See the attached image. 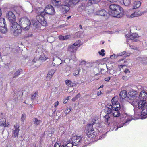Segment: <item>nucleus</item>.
Masks as SVG:
<instances>
[{
  "mask_svg": "<svg viewBox=\"0 0 147 147\" xmlns=\"http://www.w3.org/2000/svg\"><path fill=\"white\" fill-rule=\"evenodd\" d=\"M45 14H47L50 15H53L55 14V11L53 7L51 5H47L44 9Z\"/></svg>",
  "mask_w": 147,
  "mask_h": 147,
  "instance_id": "nucleus-6",
  "label": "nucleus"
},
{
  "mask_svg": "<svg viewBox=\"0 0 147 147\" xmlns=\"http://www.w3.org/2000/svg\"><path fill=\"white\" fill-rule=\"evenodd\" d=\"M109 8L110 10L109 11V14L113 16L120 18L124 13L123 8L117 4H111L109 6Z\"/></svg>",
  "mask_w": 147,
  "mask_h": 147,
  "instance_id": "nucleus-1",
  "label": "nucleus"
},
{
  "mask_svg": "<svg viewBox=\"0 0 147 147\" xmlns=\"http://www.w3.org/2000/svg\"><path fill=\"white\" fill-rule=\"evenodd\" d=\"M58 104H59V102L58 101H57L56 102L55 104V107H56L58 105Z\"/></svg>",
  "mask_w": 147,
  "mask_h": 147,
  "instance_id": "nucleus-63",
  "label": "nucleus"
},
{
  "mask_svg": "<svg viewBox=\"0 0 147 147\" xmlns=\"http://www.w3.org/2000/svg\"><path fill=\"white\" fill-rule=\"evenodd\" d=\"M80 0H65V5H61V9L64 13H67L69 10V7H73L79 2Z\"/></svg>",
  "mask_w": 147,
  "mask_h": 147,
  "instance_id": "nucleus-2",
  "label": "nucleus"
},
{
  "mask_svg": "<svg viewBox=\"0 0 147 147\" xmlns=\"http://www.w3.org/2000/svg\"><path fill=\"white\" fill-rule=\"evenodd\" d=\"M107 13V12L103 9H102L98 11L96 13V15L104 16H105Z\"/></svg>",
  "mask_w": 147,
  "mask_h": 147,
  "instance_id": "nucleus-18",
  "label": "nucleus"
},
{
  "mask_svg": "<svg viewBox=\"0 0 147 147\" xmlns=\"http://www.w3.org/2000/svg\"><path fill=\"white\" fill-rule=\"evenodd\" d=\"M139 48L138 47H134V48H132V49H133L134 50H137Z\"/></svg>",
  "mask_w": 147,
  "mask_h": 147,
  "instance_id": "nucleus-62",
  "label": "nucleus"
},
{
  "mask_svg": "<svg viewBox=\"0 0 147 147\" xmlns=\"http://www.w3.org/2000/svg\"><path fill=\"white\" fill-rule=\"evenodd\" d=\"M82 136H75L72 138V143L74 146H76L82 140Z\"/></svg>",
  "mask_w": 147,
  "mask_h": 147,
  "instance_id": "nucleus-9",
  "label": "nucleus"
},
{
  "mask_svg": "<svg viewBox=\"0 0 147 147\" xmlns=\"http://www.w3.org/2000/svg\"><path fill=\"white\" fill-rule=\"evenodd\" d=\"M104 52L105 50L103 49H102L101 51V52L100 51H99L98 53L100 55H102V56H103L105 55V54L104 53Z\"/></svg>",
  "mask_w": 147,
  "mask_h": 147,
  "instance_id": "nucleus-42",
  "label": "nucleus"
},
{
  "mask_svg": "<svg viewBox=\"0 0 147 147\" xmlns=\"http://www.w3.org/2000/svg\"><path fill=\"white\" fill-rule=\"evenodd\" d=\"M123 79L124 80H127L128 79V77L126 76H124L123 77Z\"/></svg>",
  "mask_w": 147,
  "mask_h": 147,
  "instance_id": "nucleus-56",
  "label": "nucleus"
},
{
  "mask_svg": "<svg viewBox=\"0 0 147 147\" xmlns=\"http://www.w3.org/2000/svg\"><path fill=\"white\" fill-rule=\"evenodd\" d=\"M55 72V70L54 69H51L49 71L48 73L50 74L51 75H53Z\"/></svg>",
  "mask_w": 147,
  "mask_h": 147,
  "instance_id": "nucleus-46",
  "label": "nucleus"
},
{
  "mask_svg": "<svg viewBox=\"0 0 147 147\" xmlns=\"http://www.w3.org/2000/svg\"><path fill=\"white\" fill-rule=\"evenodd\" d=\"M54 147H60L59 144L57 143H56L54 145Z\"/></svg>",
  "mask_w": 147,
  "mask_h": 147,
  "instance_id": "nucleus-55",
  "label": "nucleus"
},
{
  "mask_svg": "<svg viewBox=\"0 0 147 147\" xmlns=\"http://www.w3.org/2000/svg\"><path fill=\"white\" fill-rule=\"evenodd\" d=\"M80 97V95L79 94L78 95L74 97V98H73L72 100V101L74 102L76 100H77L78 98Z\"/></svg>",
  "mask_w": 147,
  "mask_h": 147,
  "instance_id": "nucleus-39",
  "label": "nucleus"
},
{
  "mask_svg": "<svg viewBox=\"0 0 147 147\" xmlns=\"http://www.w3.org/2000/svg\"><path fill=\"white\" fill-rule=\"evenodd\" d=\"M36 11L38 15L36 16L37 18H41L42 20H45L44 16L45 15V13L44 9L41 7H38L36 8Z\"/></svg>",
  "mask_w": 147,
  "mask_h": 147,
  "instance_id": "nucleus-5",
  "label": "nucleus"
},
{
  "mask_svg": "<svg viewBox=\"0 0 147 147\" xmlns=\"http://www.w3.org/2000/svg\"><path fill=\"white\" fill-rule=\"evenodd\" d=\"M78 45V42H75L74 44L72 45L74 46L75 47H77L76 46Z\"/></svg>",
  "mask_w": 147,
  "mask_h": 147,
  "instance_id": "nucleus-57",
  "label": "nucleus"
},
{
  "mask_svg": "<svg viewBox=\"0 0 147 147\" xmlns=\"http://www.w3.org/2000/svg\"><path fill=\"white\" fill-rule=\"evenodd\" d=\"M65 82L66 84L69 86L71 87L73 86L72 83V82L69 80H66L65 81Z\"/></svg>",
  "mask_w": 147,
  "mask_h": 147,
  "instance_id": "nucleus-31",
  "label": "nucleus"
},
{
  "mask_svg": "<svg viewBox=\"0 0 147 147\" xmlns=\"http://www.w3.org/2000/svg\"><path fill=\"white\" fill-rule=\"evenodd\" d=\"M19 24L21 26V29H22L24 31H26L29 29L31 22L28 18L24 17L19 20Z\"/></svg>",
  "mask_w": 147,
  "mask_h": 147,
  "instance_id": "nucleus-3",
  "label": "nucleus"
},
{
  "mask_svg": "<svg viewBox=\"0 0 147 147\" xmlns=\"http://www.w3.org/2000/svg\"><path fill=\"white\" fill-rule=\"evenodd\" d=\"M96 119H95V120L94 121H92L91 123V124H92V125H93L94 124L96 123Z\"/></svg>",
  "mask_w": 147,
  "mask_h": 147,
  "instance_id": "nucleus-59",
  "label": "nucleus"
},
{
  "mask_svg": "<svg viewBox=\"0 0 147 147\" xmlns=\"http://www.w3.org/2000/svg\"><path fill=\"white\" fill-rule=\"evenodd\" d=\"M117 97H113L111 100V102L112 104H116V103L118 101H117Z\"/></svg>",
  "mask_w": 147,
  "mask_h": 147,
  "instance_id": "nucleus-32",
  "label": "nucleus"
},
{
  "mask_svg": "<svg viewBox=\"0 0 147 147\" xmlns=\"http://www.w3.org/2000/svg\"><path fill=\"white\" fill-rule=\"evenodd\" d=\"M139 36L137 34H132L130 35L129 36V38L131 40H132L134 42L137 41V39Z\"/></svg>",
  "mask_w": 147,
  "mask_h": 147,
  "instance_id": "nucleus-22",
  "label": "nucleus"
},
{
  "mask_svg": "<svg viewBox=\"0 0 147 147\" xmlns=\"http://www.w3.org/2000/svg\"><path fill=\"white\" fill-rule=\"evenodd\" d=\"M13 145L11 144H8L6 147H13Z\"/></svg>",
  "mask_w": 147,
  "mask_h": 147,
  "instance_id": "nucleus-61",
  "label": "nucleus"
},
{
  "mask_svg": "<svg viewBox=\"0 0 147 147\" xmlns=\"http://www.w3.org/2000/svg\"><path fill=\"white\" fill-rule=\"evenodd\" d=\"M26 115L25 114H23L22 115L21 117V120L23 122L24 121L25 119L26 118Z\"/></svg>",
  "mask_w": 147,
  "mask_h": 147,
  "instance_id": "nucleus-40",
  "label": "nucleus"
},
{
  "mask_svg": "<svg viewBox=\"0 0 147 147\" xmlns=\"http://www.w3.org/2000/svg\"><path fill=\"white\" fill-rule=\"evenodd\" d=\"M138 98L140 100H146L147 98V93L145 91H142L140 93Z\"/></svg>",
  "mask_w": 147,
  "mask_h": 147,
  "instance_id": "nucleus-15",
  "label": "nucleus"
},
{
  "mask_svg": "<svg viewBox=\"0 0 147 147\" xmlns=\"http://www.w3.org/2000/svg\"><path fill=\"white\" fill-rule=\"evenodd\" d=\"M94 72L95 74L97 75L99 73V70L98 68L96 67L94 68Z\"/></svg>",
  "mask_w": 147,
  "mask_h": 147,
  "instance_id": "nucleus-38",
  "label": "nucleus"
},
{
  "mask_svg": "<svg viewBox=\"0 0 147 147\" xmlns=\"http://www.w3.org/2000/svg\"><path fill=\"white\" fill-rule=\"evenodd\" d=\"M11 30H14L13 32V35L15 36H17L20 34L22 30L20 24L16 22H13L11 23Z\"/></svg>",
  "mask_w": 147,
  "mask_h": 147,
  "instance_id": "nucleus-4",
  "label": "nucleus"
},
{
  "mask_svg": "<svg viewBox=\"0 0 147 147\" xmlns=\"http://www.w3.org/2000/svg\"><path fill=\"white\" fill-rule=\"evenodd\" d=\"M86 61H82L81 62L80 65H85L86 64Z\"/></svg>",
  "mask_w": 147,
  "mask_h": 147,
  "instance_id": "nucleus-52",
  "label": "nucleus"
},
{
  "mask_svg": "<svg viewBox=\"0 0 147 147\" xmlns=\"http://www.w3.org/2000/svg\"><path fill=\"white\" fill-rule=\"evenodd\" d=\"M40 59L42 60H43L44 61H45L46 60V58L45 57L41 56L40 57Z\"/></svg>",
  "mask_w": 147,
  "mask_h": 147,
  "instance_id": "nucleus-53",
  "label": "nucleus"
},
{
  "mask_svg": "<svg viewBox=\"0 0 147 147\" xmlns=\"http://www.w3.org/2000/svg\"><path fill=\"white\" fill-rule=\"evenodd\" d=\"M119 96L120 98L123 99L127 96V92L125 90H123L121 91L120 94Z\"/></svg>",
  "mask_w": 147,
  "mask_h": 147,
  "instance_id": "nucleus-20",
  "label": "nucleus"
},
{
  "mask_svg": "<svg viewBox=\"0 0 147 147\" xmlns=\"http://www.w3.org/2000/svg\"><path fill=\"white\" fill-rule=\"evenodd\" d=\"M142 14V12L139 10H138L134 11L132 14L129 16L130 18H132L134 17H138L140 16Z\"/></svg>",
  "mask_w": 147,
  "mask_h": 147,
  "instance_id": "nucleus-16",
  "label": "nucleus"
},
{
  "mask_svg": "<svg viewBox=\"0 0 147 147\" xmlns=\"http://www.w3.org/2000/svg\"><path fill=\"white\" fill-rule=\"evenodd\" d=\"M102 92L101 91L98 92L97 93V96H98L101 94Z\"/></svg>",
  "mask_w": 147,
  "mask_h": 147,
  "instance_id": "nucleus-64",
  "label": "nucleus"
},
{
  "mask_svg": "<svg viewBox=\"0 0 147 147\" xmlns=\"http://www.w3.org/2000/svg\"><path fill=\"white\" fill-rule=\"evenodd\" d=\"M84 4H82L81 6L79 7L78 9L80 11H82L83 10L84 8Z\"/></svg>",
  "mask_w": 147,
  "mask_h": 147,
  "instance_id": "nucleus-41",
  "label": "nucleus"
},
{
  "mask_svg": "<svg viewBox=\"0 0 147 147\" xmlns=\"http://www.w3.org/2000/svg\"><path fill=\"white\" fill-rule=\"evenodd\" d=\"M52 76L48 73L47 75L46 80H50L52 78Z\"/></svg>",
  "mask_w": 147,
  "mask_h": 147,
  "instance_id": "nucleus-36",
  "label": "nucleus"
},
{
  "mask_svg": "<svg viewBox=\"0 0 147 147\" xmlns=\"http://www.w3.org/2000/svg\"><path fill=\"white\" fill-rule=\"evenodd\" d=\"M0 31L2 33H6L7 32V29L6 26H0Z\"/></svg>",
  "mask_w": 147,
  "mask_h": 147,
  "instance_id": "nucleus-24",
  "label": "nucleus"
},
{
  "mask_svg": "<svg viewBox=\"0 0 147 147\" xmlns=\"http://www.w3.org/2000/svg\"><path fill=\"white\" fill-rule=\"evenodd\" d=\"M136 102L138 105V108L140 109L145 108L147 107V102L146 100H140L138 103Z\"/></svg>",
  "mask_w": 147,
  "mask_h": 147,
  "instance_id": "nucleus-10",
  "label": "nucleus"
},
{
  "mask_svg": "<svg viewBox=\"0 0 147 147\" xmlns=\"http://www.w3.org/2000/svg\"><path fill=\"white\" fill-rule=\"evenodd\" d=\"M33 121L34 124L36 126L39 125L41 121L40 120H38L37 118H33Z\"/></svg>",
  "mask_w": 147,
  "mask_h": 147,
  "instance_id": "nucleus-28",
  "label": "nucleus"
},
{
  "mask_svg": "<svg viewBox=\"0 0 147 147\" xmlns=\"http://www.w3.org/2000/svg\"><path fill=\"white\" fill-rule=\"evenodd\" d=\"M38 95V92H35L34 94L32 95V96L31 98V100L32 101L33 100H34L36 98V97Z\"/></svg>",
  "mask_w": 147,
  "mask_h": 147,
  "instance_id": "nucleus-37",
  "label": "nucleus"
},
{
  "mask_svg": "<svg viewBox=\"0 0 147 147\" xmlns=\"http://www.w3.org/2000/svg\"><path fill=\"white\" fill-rule=\"evenodd\" d=\"M6 119L2 113H0V126L3 125L4 127L8 126L6 123Z\"/></svg>",
  "mask_w": 147,
  "mask_h": 147,
  "instance_id": "nucleus-14",
  "label": "nucleus"
},
{
  "mask_svg": "<svg viewBox=\"0 0 147 147\" xmlns=\"http://www.w3.org/2000/svg\"><path fill=\"white\" fill-rule=\"evenodd\" d=\"M93 125L91 123H89L87 127V130L88 131L87 135L90 138H92L94 136V131L93 128Z\"/></svg>",
  "mask_w": 147,
  "mask_h": 147,
  "instance_id": "nucleus-7",
  "label": "nucleus"
},
{
  "mask_svg": "<svg viewBox=\"0 0 147 147\" xmlns=\"http://www.w3.org/2000/svg\"><path fill=\"white\" fill-rule=\"evenodd\" d=\"M123 4L126 6H128L130 4L131 1L130 0H123Z\"/></svg>",
  "mask_w": 147,
  "mask_h": 147,
  "instance_id": "nucleus-30",
  "label": "nucleus"
},
{
  "mask_svg": "<svg viewBox=\"0 0 147 147\" xmlns=\"http://www.w3.org/2000/svg\"><path fill=\"white\" fill-rule=\"evenodd\" d=\"M111 113L113 115V116L115 117H118L120 115V113L119 111V110H113Z\"/></svg>",
  "mask_w": 147,
  "mask_h": 147,
  "instance_id": "nucleus-23",
  "label": "nucleus"
},
{
  "mask_svg": "<svg viewBox=\"0 0 147 147\" xmlns=\"http://www.w3.org/2000/svg\"><path fill=\"white\" fill-rule=\"evenodd\" d=\"M126 53V52L125 51H123V52H122L120 53H119L118 54H117V55L118 56H122L124 54H125Z\"/></svg>",
  "mask_w": 147,
  "mask_h": 147,
  "instance_id": "nucleus-49",
  "label": "nucleus"
},
{
  "mask_svg": "<svg viewBox=\"0 0 147 147\" xmlns=\"http://www.w3.org/2000/svg\"><path fill=\"white\" fill-rule=\"evenodd\" d=\"M110 77H108L107 78H105V80L106 81H109V80L110 79Z\"/></svg>",
  "mask_w": 147,
  "mask_h": 147,
  "instance_id": "nucleus-58",
  "label": "nucleus"
},
{
  "mask_svg": "<svg viewBox=\"0 0 147 147\" xmlns=\"http://www.w3.org/2000/svg\"><path fill=\"white\" fill-rule=\"evenodd\" d=\"M103 67L104 68H101V71H104L105 70V69L104 68H107V66L105 64H103L102 65Z\"/></svg>",
  "mask_w": 147,
  "mask_h": 147,
  "instance_id": "nucleus-50",
  "label": "nucleus"
},
{
  "mask_svg": "<svg viewBox=\"0 0 147 147\" xmlns=\"http://www.w3.org/2000/svg\"><path fill=\"white\" fill-rule=\"evenodd\" d=\"M109 114L107 113L106 115L104 116V118L105 119V121H106L107 122L108 121L109 119L110 118L108 115Z\"/></svg>",
  "mask_w": 147,
  "mask_h": 147,
  "instance_id": "nucleus-45",
  "label": "nucleus"
},
{
  "mask_svg": "<svg viewBox=\"0 0 147 147\" xmlns=\"http://www.w3.org/2000/svg\"><path fill=\"white\" fill-rule=\"evenodd\" d=\"M105 110L107 113V114L111 113L113 110L111 105H108L105 108Z\"/></svg>",
  "mask_w": 147,
  "mask_h": 147,
  "instance_id": "nucleus-17",
  "label": "nucleus"
},
{
  "mask_svg": "<svg viewBox=\"0 0 147 147\" xmlns=\"http://www.w3.org/2000/svg\"><path fill=\"white\" fill-rule=\"evenodd\" d=\"M6 26V24L4 18H0V26Z\"/></svg>",
  "mask_w": 147,
  "mask_h": 147,
  "instance_id": "nucleus-29",
  "label": "nucleus"
},
{
  "mask_svg": "<svg viewBox=\"0 0 147 147\" xmlns=\"http://www.w3.org/2000/svg\"><path fill=\"white\" fill-rule=\"evenodd\" d=\"M14 128L12 136L13 137H18V133L19 131V126L17 124H16L14 125Z\"/></svg>",
  "mask_w": 147,
  "mask_h": 147,
  "instance_id": "nucleus-11",
  "label": "nucleus"
},
{
  "mask_svg": "<svg viewBox=\"0 0 147 147\" xmlns=\"http://www.w3.org/2000/svg\"><path fill=\"white\" fill-rule=\"evenodd\" d=\"M63 36L64 37V40L69 38L70 37V36L69 35H67L65 36Z\"/></svg>",
  "mask_w": 147,
  "mask_h": 147,
  "instance_id": "nucleus-51",
  "label": "nucleus"
},
{
  "mask_svg": "<svg viewBox=\"0 0 147 147\" xmlns=\"http://www.w3.org/2000/svg\"><path fill=\"white\" fill-rule=\"evenodd\" d=\"M128 95L129 98L131 99H135L138 97V92L135 91H132L128 92Z\"/></svg>",
  "mask_w": 147,
  "mask_h": 147,
  "instance_id": "nucleus-13",
  "label": "nucleus"
},
{
  "mask_svg": "<svg viewBox=\"0 0 147 147\" xmlns=\"http://www.w3.org/2000/svg\"><path fill=\"white\" fill-rule=\"evenodd\" d=\"M141 110H142L141 111V117L147 115V107H146L145 108L142 109Z\"/></svg>",
  "mask_w": 147,
  "mask_h": 147,
  "instance_id": "nucleus-27",
  "label": "nucleus"
},
{
  "mask_svg": "<svg viewBox=\"0 0 147 147\" xmlns=\"http://www.w3.org/2000/svg\"><path fill=\"white\" fill-rule=\"evenodd\" d=\"M141 3L140 1H135L134 3V8L133 9L139 8L141 6Z\"/></svg>",
  "mask_w": 147,
  "mask_h": 147,
  "instance_id": "nucleus-25",
  "label": "nucleus"
},
{
  "mask_svg": "<svg viewBox=\"0 0 147 147\" xmlns=\"http://www.w3.org/2000/svg\"><path fill=\"white\" fill-rule=\"evenodd\" d=\"M111 106H112V109L113 110H117V107H116L117 106H116V104H112V105H111Z\"/></svg>",
  "mask_w": 147,
  "mask_h": 147,
  "instance_id": "nucleus-48",
  "label": "nucleus"
},
{
  "mask_svg": "<svg viewBox=\"0 0 147 147\" xmlns=\"http://www.w3.org/2000/svg\"><path fill=\"white\" fill-rule=\"evenodd\" d=\"M52 3L57 8L61 6V3L60 0H53Z\"/></svg>",
  "mask_w": 147,
  "mask_h": 147,
  "instance_id": "nucleus-19",
  "label": "nucleus"
},
{
  "mask_svg": "<svg viewBox=\"0 0 147 147\" xmlns=\"http://www.w3.org/2000/svg\"><path fill=\"white\" fill-rule=\"evenodd\" d=\"M118 56L117 55V54L116 55L115 54H113V55L110 56V58L111 59H115L117 58Z\"/></svg>",
  "mask_w": 147,
  "mask_h": 147,
  "instance_id": "nucleus-44",
  "label": "nucleus"
},
{
  "mask_svg": "<svg viewBox=\"0 0 147 147\" xmlns=\"http://www.w3.org/2000/svg\"><path fill=\"white\" fill-rule=\"evenodd\" d=\"M23 71L22 69H19L14 74L13 78H15L18 77L19 75L22 73Z\"/></svg>",
  "mask_w": 147,
  "mask_h": 147,
  "instance_id": "nucleus-21",
  "label": "nucleus"
},
{
  "mask_svg": "<svg viewBox=\"0 0 147 147\" xmlns=\"http://www.w3.org/2000/svg\"><path fill=\"white\" fill-rule=\"evenodd\" d=\"M6 17L10 22H11L15 20V15L11 11H9L7 13Z\"/></svg>",
  "mask_w": 147,
  "mask_h": 147,
  "instance_id": "nucleus-12",
  "label": "nucleus"
},
{
  "mask_svg": "<svg viewBox=\"0 0 147 147\" xmlns=\"http://www.w3.org/2000/svg\"><path fill=\"white\" fill-rule=\"evenodd\" d=\"M36 19L37 20H34L33 22V24L34 26L36 27H38V25L40 24L43 26L46 25L47 22L45 19L41 20L40 18L38 19L36 18Z\"/></svg>",
  "mask_w": 147,
  "mask_h": 147,
  "instance_id": "nucleus-8",
  "label": "nucleus"
},
{
  "mask_svg": "<svg viewBox=\"0 0 147 147\" xmlns=\"http://www.w3.org/2000/svg\"><path fill=\"white\" fill-rule=\"evenodd\" d=\"M73 145L71 142H69L65 145H63V146L64 147H72Z\"/></svg>",
  "mask_w": 147,
  "mask_h": 147,
  "instance_id": "nucleus-35",
  "label": "nucleus"
},
{
  "mask_svg": "<svg viewBox=\"0 0 147 147\" xmlns=\"http://www.w3.org/2000/svg\"><path fill=\"white\" fill-rule=\"evenodd\" d=\"M78 48V47H75L74 46L72 45L69 48L68 50L69 51L73 53L74 52H75L77 50Z\"/></svg>",
  "mask_w": 147,
  "mask_h": 147,
  "instance_id": "nucleus-26",
  "label": "nucleus"
},
{
  "mask_svg": "<svg viewBox=\"0 0 147 147\" xmlns=\"http://www.w3.org/2000/svg\"><path fill=\"white\" fill-rule=\"evenodd\" d=\"M100 0H89V2L91 4L97 3L100 1Z\"/></svg>",
  "mask_w": 147,
  "mask_h": 147,
  "instance_id": "nucleus-33",
  "label": "nucleus"
},
{
  "mask_svg": "<svg viewBox=\"0 0 147 147\" xmlns=\"http://www.w3.org/2000/svg\"><path fill=\"white\" fill-rule=\"evenodd\" d=\"M79 70H76L73 73L74 75L75 76H78V75L79 74Z\"/></svg>",
  "mask_w": 147,
  "mask_h": 147,
  "instance_id": "nucleus-47",
  "label": "nucleus"
},
{
  "mask_svg": "<svg viewBox=\"0 0 147 147\" xmlns=\"http://www.w3.org/2000/svg\"><path fill=\"white\" fill-rule=\"evenodd\" d=\"M59 38L60 40H64V37L63 36H59Z\"/></svg>",
  "mask_w": 147,
  "mask_h": 147,
  "instance_id": "nucleus-54",
  "label": "nucleus"
},
{
  "mask_svg": "<svg viewBox=\"0 0 147 147\" xmlns=\"http://www.w3.org/2000/svg\"><path fill=\"white\" fill-rule=\"evenodd\" d=\"M124 72L125 73H129L130 72L128 69H126Z\"/></svg>",
  "mask_w": 147,
  "mask_h": 147,
  "instance_id": "nucleus-60",
  "label": "nucleus"
},
{
  "mask_svg": "<svg viewBox=\"0 0 147 147\" xmlns=\"http://www.w3.org/2000/svg\"><path fill=\"white\" fill-rule=\"evenodd\" d=\"M71 110V107L67 108L64 111V113L66 114L69 113Z\"/></svg>",
  "mask_w": 147,
  "mask_h": 147,
  "instance_id": "nucleus-34",
  "label": "nucleus"
},
{
  "mask_svg": "<svg viewBox=\"0 0 147 147\" xmlns=\"http://www.w3.org/2000/svg\"><path fill=\"white\" fill-rule=\"evenodd\" d=\"M115 104H116V106H117L116 107H117V110H119V109L120 108V104H119V102H116V103Z\"/></svg>",
  "mask_w": 147,
  "mask_h": 147,
  "instance_id": "nucleus-43",
  "label": "nucleus"
}]
</instances>
